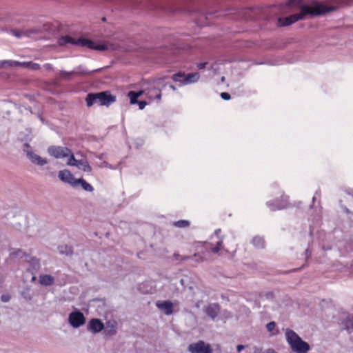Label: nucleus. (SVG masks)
Masks as SVG:
<instances>
[{"instance_id":"nucleus-1","label":"nucleus","mask_w":353,"mask_h":353,"mask_svg":"<svg viewBox=\"0 0 353 353\" xmlns=\"http://www.w3.org/2000/svg\"><path fill=\"white\" fill-rule=\"evenodd\" d=\"M336 9V6H325L323 3L316 1H315L312 6L303 4L300 7V12L285 17H279L278 19V26H288L299 20L304 19L307 14L320 16L335 11Z\"/></svg>"},{"instance_id":"nucleus-2","label":"nucleus","mask_w":353,"mask_h":353,"mask_svg":"<svg viewBox=\"0 0 353 353\" xmlns=\"http://www.w3.org/2000/svg\"><path fill=\"white\" fill-rule=\"evenodd\" d=\"M85 101L88 107H91L94 104L108 107L116 101V96L112 94L108 90L90 92L87 94Z\"/></svg>"},{"instance_id":"nucleus-3","label":"nucleus","mask_w":353,"mask_h":353,"mask_svg":"<svg viewBox=\"0 0 353 353\" xmlns=\"http://www.w3.org/2000/svg\"><path fill=\"white\" fill-rule=\"evenodd\" d=\"M286 341L290 348L296 353H307L310 350V345L304 341L294 331L287 329L285 332Z\"/></svg>"},{"instance_id":"nucleus-4","label":"nucleus","mask_w":353,"mask_h":353,"mask_svg":"<svg viewBox=\"0 0 353 353\" xmlns=\"http://www.w3.org/2000/svg\"><path fill=\"white\" fill-rule=\"evenodd\" d=\"M101 70V68H99V69H95V70H88L87 69H85L82 65H80L76 67L74 70H72L70 72L61 70L59 71L58 75H59V78L61 80L68 81H71L74 75H75L78 77H85L86 75L91 74L93 72L100 71Z\"/></svg>"},{"instance_id":"nucleus-5","label":"nucleus","mask_w":353,"mask_h":353,"mask_svg":"<svg viewBox=\"0 0 353 353\" xmlns=\"http://www.w3.org/2000/svg\"><path fill=\"white\" fill-rule=\"evenodd\" d=\"M190 353H212L213 349L210 344L206 343L204 341L199 340L197 342L190 343L188 346Z\"/></svg>"},{"instance_id":"nucleus-6","label":"nucleus","mask_w":353,"mask_h":353,"mask_svg":"<svg viewBox=\"0 0 353 353\" xmlns=\"http://www.w3.org/2000/svg\"><path fill=\"white\" fill-rule=\"evenodd\" d=\"M68 322L72 327L78 328L85 324V318L80 310H76L69 314Z\"/></svg>"},{"instance_id":"nucleus-7","label":"nucleus","mask_w":353,"mask_h":353,"mask_svg":"<svg viewBox=\"0 0 353 353\" xmlns=\"http://www.w3.org/2000/svg\"><path fill=\"white\" fill-rule=\"evenodd\" d=\"M48 152L56 159H62L68 157L71 153V150L67 147L52 145L48 148Z\"/></svg>"},{"instance_id":"nucleus-8","label":"nucleus","mask_w":353,"mask_h":353,"mask_svg":"<svg viewBox=\"0 0 353 353\" xmlns=\"http://www.w3.org/2000/svg\"><path fill=\"white\" fill-rule=\"evenodd\" d=\"M220 310L221 306L217 303H210L203 308L205 314L212 320L219 316Z\"/></svg>"},{"instance_id":"nucleus-9","label":"nucleus","mask_w":353,"mask_h":353,"mask_svg":"<svg viewBox=\"0 0 353 353\" xmlns=\"http://www.w3.org/2000/svg\"><path fill=\"white\" fill-rule=\"evenodd\" d=\"M25 154L30 161L34 165L43 166L48 163V161L41 156L33 152L32 150H26Z\"/></svg>"},{"instance_id":"nucleus-10","label":"nucleus","mask_w":353,"mask_h":353,"mask_svg":"<svg viewBox=\"0 0 353 353\" xmlns=\"http://www.w3.org/2000/svg\"><path fill=\"white\" fill-rule=\"evenodd\" d=\"M104 329L103 323L99 319H92L88 321L87 330L94 334L100 332Z\"/></svg>"},{"instance_id":"nucleus-11","label":"nucleus","mask_w":353,"mask_h":353,"mask_svg":"<svg viewBox=\"0 0 353 353\" xmlns=\"http://www.w3.org/2000/svg\"><path fill=\"white\" fill-rule=\"evenodd\" d=\"M59 179L63 183L69 184L73 187L74 181L77 179H75L73 174L68 170H60L58 174Z\"/></svg>"},{"instance_id":"nucleus-12","label":"nucleus","mask_w":353,"mask_h":353,"mask_svg":"<svg viewBox=\"0 0 353 353\" xmlns=\"http://www.w3.org/2000/svg\"><path fill=\"white\" fill-rule=\"evenodd\" d=\"M156 306L164 312L165 315H170L173 313L174 305L171 301H157Z\"/></svg>"},{"instance_id":"nucleus-13","label":"nucleus","mask_w":353,"mask_h":353,"mask_svg":"<svg viewBox=\"0 0 353 353\" xmlns=\"http://www.w3.org/2000/svg\"><path fill=\"white\" fill-rule=\"evenodd\" d=\"M288 203L287 199H282L281 201L275 200L274 201L267 202V205L271 210H282L286 208Z\"/></svg>"},{"instance_id":"nucleus-14","label":"nucleus","mask_w":353,"mask_h":353,"mask_svg":"<svg viewBox=\"0 0 353 353\" xmlns=\"http://www.w3.org/2000/svg\"><path fill=\"white\" fill-rule=\"evenodd\" d=\"M74 184L72 188L81 186V188L86 192H92L94 191V188L83 178L77 179L74 181Z\"/></svg>"},{"instance_id":"nucleus-15","label":"nucleus","mask_w":353,"mask_h":353,"mask_svg":"<svg viewBox=\"0 0 353 353\" xmlns=\"http://www.w3.org/2000/svg\"><path fill=\"white\" fill-rule=\"evenodd\" d=\"M179 282L183 287V291H185L186 289H188L190 292L194 293V287L191 277L189 276H184L180 279Z\"/></svg>"},{"instance_id":"nucleus-16","label":"nucleus","mask_w":353,"mask_h":353,"mask_svg":"<svg viewBox=\"0 0 353 353\" xmlns=\"http://www.w3.org/2000/svg\"><path fill=\"white\" fill-rule=\"evenodd\" d=\"M68 43L78 46V39L73 38L69 35H65L58 39V44L61 46H63Z\"/></svg>"},{"instance_id":"nucleus-17","label":"nucleus","mask_w":353,"mask_h":353,"mask_svg":"<svg viewBox=\"0 0 353 353\" xmlns=\"http://www.w3.org/2000/svg\"><path fill=\"white\" fill-rule=\"evenodd\" d=\"M341 325H343V330H346L347 333H352L353 331V315L347 316L342 321Z\"/></svg>"},{"instance_id":"nucleus-18","label":"nucleus","mask_w":353,"mask_h":353,"mask_svg":"<svg viewBox=\"0 0 353 353\" xmlns=\"http://www.w3.org/2000/svg\"><path fill=\"white\" fill-rule=\"evenodd\" d=\"M147 97L149 99H157L160 100L161 98V91L157 89L155 87H152L147 90L146 92Z\"/></svg>"},{"instance_id":"nucleus-19","label":"nucleus","mask_w":353,"mask_h":353,"mask_svg":"<svg viewBox=\"0 0 353 353\" xmlns=\"http://www.w3.org/2000/svg\"><path fill=\"white\" fill-rule=\"evenodd\" d=\"M54 283V278L50 274H41L39 276V283L44 286H50Z\"/></svg>"},{"instance_id":"nucleus-20","label":"nucleus","mask_w":353,"mask_h":353,"mask_svg":"<svg viewBox=\"0 0 353 353\" xmlns=\"http://www.w3.org/2000/svg\"><path fill=\"white\" fill-rule=\"evenodd\" d=\"M30 268L28 270L34 275L40 268V262L36 257H31L28 261Z\"/></svg>"},{"instance_id":"nucleus-21","label":"nucleus","mask_w":353,"mask_h":353,"mask_svg":"<svg viewBox=\"0 0 353 353\" xmlns=\"http://www.w3.org/2000/svg\"><path fill=\"white\" fill-rule=\"evenodd\" d=\"M103 330L105 336H113L117 333V325L115 323L108 322Z\"/></svg>"},{"instance_id":"nucleus-22","label":"nucleus","mask_w":353,"mask_h":353,"mask_svg":"<svg viewBox=\"0 0 353 353\" xmlns=\"http://www.w3.org/2000/svg\"><path fill=\"white\" fill-rule=\"evenodd\" d=\"M199 78L200 74H199V72L185 74V84L188 85L196 83L199 81Z\"/></svg>"},{"instance_id":"nucleus-23","label":"nucleus","mask_w":353,"mask_h":353,"mask_svg":"<svg viewBox=\"0 0 353 353\" xmlns=\"http://www.w3.org/2000/svg\"><path fill=\"white\" fill-rule=\"evenodd\" d=\"M75 167L78 168L79 170H81L85 172H90L92 171L91 166L88 163V161H86L85 159L79 160L77 163L75 164Z\"/></svg>"},{"instance_id":"nucleus-24","label":"nucleus","mask_w":353,"mask_h":353,"mask_svg":"<svg viewBox=\"0 0 353 353\" xmlns=\"http://www.w3.org/2000/svg\"><path fill=\"white\" fill-rule=\"evenodd\" d=\"M95 42L84 38H79L78 39V46L82 47H87L89 49L94 50L95 46Z\"/></svg>"},{"instance_id":"nucleus-25","label":"nucleus","mask_w":353,"mask_h":353,"mask_svg":"<svg viewBox=\"0 0 353 353\" xmlns=\"http://www.w3.org/2000/svg\"><path fill=\"white\" fill-rule=\"evenodd\" d=\"M59 252L61 255L72 256L73 254V249L68 245H60L58 247Z\"/></svg>"},{"instance_id":"nucleus-26","label":"nucleus","mask_w":353,"mask_h":353,"mask_svg":"<svg viewBox=\"0 0 353 353\" xmlns=\"http://www.w3.org/2000/svg\"><path fill=\"white\" fill-rule=\"evenodd\" d=\"M185 73L182 72H179L177 73L174 74L172 76V79L175 81L179 83L181 85L185 84Z\"/></svg>"},{"instance_id":"nucleus-27","label":"nucleus","mask_w":353,"mask_h":353,"mask_svg":"<svg viewBox=\"0 0 353 353\" xmlns=\"http://www.w3.org/2000/svg\"><path fill=\"white\" fill-rule=\"evenodd\" d=\"M17 65H24L26 68H29L32 70H38L40 69V65L37 63H34L32 61H28V62H15Z\"/></svg>"},{"instance_id":"nucleus-28","label":"nucleus","mask_w":353,"mask_h":353,"mask_svg":"<svg viewBox=\"0 0 353 353\" xmlns=\"http://www.w3.org/2000/svg\"><path fill=\"white\" fill-rule=\"evenodd\" d=\"M253 245L258 249H263L265 248V241L263 237L255 236L252 239Z\"/></svg>"},{"instance_id":"nucleus-29","label":"nucleus","mask_w":353,"mask_h":353,"mask_svg":"<svg viewBox=\"0 0 353 353\" xmlns=\"http://www.w3.org/2000/svg\"><path fill=\"white\" fill-rule=\"evenodd\" d=\"M11 257L23 258L27 256L26 253L21 249H15L10 254Z\"/></svg>"},{"instance_id":"nucleus-30","label":"nucleus","mask_w":353,"mask_h":353,"mask_svg":"<svg viewBox=\"0 0 353 353\" xmlns=\"http://www.w3.org/2000/svg\"><path fill=\"white\" fill-rule=\"evenodd\" d=\"M128 96L130 98L131 104L134 105V104H136L137 103H138L139 94H135L134 91H130L128 94Z\"/></svg>"},{"instance_id":"nucleus-31","label":"nucleus","mask_w":353,"mask_h":353,"mask_svg":"<svg viewBox=\"0 0 353 353\" xmlns=\"http://www.w3.org/2000/svg\"><path fill=\"white\" fill-rule=\"evenodd\" d=\"M173 225L178 228H186L190 225V222L187 220H179L174 222Z\"/></svg>"},{"instance_id":"nucleus-32","label":"nucleus","mask_w":353,"mask_h":353,"mask_svg":"<svg viewBox=\"0 0 353 353\" xmlns=\"http://www.w3.org/2000/svg\"><path fill=\"white\" fill-rule=\"evenodd\" d=\"M108 49V46L107 44L104 43H96L94 46V50L103 52L105 51Z\"/></svg>"},{"instance_id":"nucleus-33","label":"nucleus","mask_w":353,"mask_h":353,"mask_svg":"<svg viewBox=\"0 0 353 353\" xmlns=\"http://www.w3.org/2000/svg\"><path fill=\"white\" fill-rule=\"evenodd\" d=\"M68 157H69V161L68 162V164L71 166H75V164L77 163L79 160L75 159V157L72 152Z\"/></svg>"},{"instance_id":"nucleus-34","label":"nucleus","mask_w":353,"mask_h":353,"mask_svg":"<svg viewBox=\"0 0 353 353\" xmlns=\"http://www.w3.org/2000/svg\"><path fill=\"white\" fill-rule=\"evenodd\" d=\"M40 30L37 28H31L23 31L24 35L30 37L32 34H39Z\"/></svg>"},{"instance_id":"nucleus-35","label":"nucleus","mask_w":353,"mask_h":353,"mask_svg":"<svg viewBox=\"0 0 353 353\" xmlns=\"http://www.w3.org/2000/svg\"><path fill=\"white\" fill-rule=\"evenodd\" d=\"M276 327V323L274 321H270L266 325V328L268 332H272Z\"/></svg>"},{"instance_id":"nucleus-36","label":"nucleus","mask_w":353,"mask_h":353,"mask_svg":"<svg viewBox=\"0 0 353 353\" xmlns=\"http://www.w3.org/2000/svg\"><path fill=\"white\" fill-rule=\"evenodd\" d=\"M173 257L175 260H181V261H185V260H187L190 258V256H181V255L179 253H174L173 254Z\"/></svg>"},{"instance_id":"nucleus-37","label":"nucleus","mask_w":353,"mask_h":353,"mask_svg":"<svg viewBox=\"0 0 353 353\" xmlns=\"http://www.w3.org/2000/svg\"><path fill=\"white\" fill-rule=\"evenodd\" d=\"M221 97L223 100L228 101V100L230 99L231 96L228 92H221Z\"/></svg>"},{"instance_id":"nucleus-38","label":"nucleus","mask_w":353,"mask_h":353,"mask_svg":"<svg viewBox=\"0 0 353 353\" xmlns=\"http://www.w3.org/2000/svg\"><path fill=\"white\" fill-rule=\"evenodd\" d=\"M136 104L139 105L140 110H143L146 106L147 102L145 101H138V103Z\"/></svg>"},{"instance_id":"nucleus-39","label":"nucleus","mask_w":353,"mask_h":353,"mask_svg":"<svg viewBox=\"0 0 353 353\" xmlns=\"http://www.w3.org/2000/svg\"><path fill=\"white\" fill-rule=\"evenodd\" d=\"M12 32H13V34L17 38H20V37H21L22 35H24L23 31L20 32L18 30H13Z\"/></svg>"},{"instance_id":"nucleus-40","label":"nucleus","mask_w":353,"mask_h":353,"mask_svg":"<svg viewBox=\"0 0 353 353\" xmlns=\"http://www.w3.org/2000/svg\"><path fill=\"white\" fill-rule=\"evenodd\" d=\"M207 64H208V62L199 63L197 64V68L199 70L203 69L205 68Z\"/></svg>"},{"instance_id":"nucleus-41","label":"nucleus","mask_w":353,"mask_h":353,"mask_svg":"<svg viewBox=\"0 0 353 353\" xmlns=\"http://www.w3.org/2000/svg\"><path fill=\"white\" fill-rule=\"evenodd\" d=\"M32 150V148H31V146L29 143H26L23 144V152L25 153V150Z\"/></svg>"},{"instance_id":"nucleus-42","label":"nucleus","mask_w":353,"mask_h":353,"mask_svg":"<svg viewBox=\"0 0 353 353\" xmlns=\"http://www.w3.org/2000/svg\"><path fill=\"white\" fill-rule=\"evenodd\" d=\"M43 67L46 68V70H53V67H52V65L50 64V63H46Z\"/></svg>"},{"instance_id":"nucleus-43","label":"nucleus","mask_w":353,"mask_h":353,"mask_svg":"<svg viewBox=\"0 0 353 353\" xmlns=\"http://www.w3.org/2000/svg\"><path fill=\"white\" fill-rule=\"evenodd\" d=\"M161 52H162L163 55H168L170 53V50L168 48H165L163 50H161Z\"/></svg>"},{"instance_id":"nucleus-44","label":"nucleus","mask_w":353,"mask_h":353,"mask_svg":"<svg viewBox=\"0 0 353 353\" xmlns=\"http://www.w3.org/2000/svg\"><path fill=\"white\" fill-rule=\"evenodd\" d=\"M1 299L3 302H8L10 300V296L2 295Z\"/></svg>"},{"instance_id":"nucleus-45","label":"nucleus","mask_w":353,"mask_h":353,"mask_svg":"<svg viewBox=\"0 0 353 353\" xmlns=\"http://www.w3.org/2000/svg\"><path fill=\"white\" fill-rule=\"evenodd\" d=\"M317 196H320V192L319 191H316L314 195V196L312 197V203H314V201H316V199L317 198Z\"/></svg>"},{"instance_id":"nucleus-46","label":"nucleus","mask_w":353,"mask_h":353,"mask_svg":"<svg viewBox=\"0 0 353 353\" xmlns=\"http://www.w3.org/2000/svg\"><path fill=\"white\" fill-rule=\"evenodd\" d=\"M219 250H220V248H218V247H216V246H215V247H214V248H211V251H212L213 253H214V254L218 253V252H219Z\"/></svg>"},{"instance_id":"nucleus-47","label":"nucleus","mask_w":353,"mask_h":353,"mask_svg":"<svg viewBox=\"0 0 353 353\" xmlns=\"http://www.w3.org/2000/svg\"><path fill=\"white\" fill-rule=\"evenodd\" d=\"M244 348H245V346L243 345H238L236 346V350H237L238 352H240Z\"/></svg>"},{"instance_id":"nucleus-48","label":"nucleus","mask_w":353,"mask_h":353,"mask_svg":"<svg viewBox=\"0 0 353 353\" xmlns=\"http://www.w3.org/2000/svg\"><path fill=\"white\" fill-rule=\"evenodd\" d=\"M223 245V238H221L216 244V246L221 249V247Z\"/></svg>"},{"instance_id":"nucleus-49","label":"nucleus","mask_w":353,"mask_h":353,"mask_svg":"<svg viewBox=\"0 0 353 353\" xmlns=\"http://www.w3.org/2000/svg\"><path fill=\"white\" fill-rule=\"evenodd\" d=\"M144 92H147V90H139L138 92H135V94H139V97Z\"/></svg>"},{"instance_id":"nucleus-50","label":"nucleus","mask_w":353,"mask_h":353,"mask_svg":"<svg viewBox=\"0 0 353 353\" xmlns=\"http://www.w3.org/2000/svg\"><path fill=\"white\" fill-rule=\"evenodd\" d=\"M305 254H306V259H309L310 257V254H309V250H305Z\"/></svg>"},{"instance_id":"nucleus-51","label":"nucleus","mask_w":353,"mask_h":353,"mask_svg":"<svg viewBox=\"0 0 353 353\" xmlns=\"http://www.w3.org/2000/svg\"><path fill=\"white\" fill-rule=\"evenodd\" d=\"M221 232V229H216L214 231V234L218 236L219 234V233Z\"/></svg>"},{"instance_id":"nucleus-52","label":"nucleus","mask_w":353,"mask_h":353,"mask_svg":"<svg viewBox=\"0 0 353 353\" xmlns=\"http://www.w3.org/2000/svg\"><path fill=\"white\" fill-rule=\"evenodd\" d=\"M103 156H104V154H100L99 155L97 156V157L99 159H102L103 158Z\"/></svg>"},{"instance_id":"nucleus-53","label":"nucleus","mask_w":353,"mask_h":353,"mask_svg":"<svg viewBox=\"0 0 353 353\" xmlns=\"http://www.w3.org/2000/svg\"><path fill=\"white\" fill-rule=\"evenodd\" d=\"M305 266V265H303L302 267H301L299 269H294L293 270H292L291 272H296L298 270H301L302 268H303Z\"/></svg>"},{"instance_id":"nucleus-54","label":"nucleus","mask_w":353,"mask_h":353,"mask_svg":"<svg viewBox=\"0 0 353 353\" xmlns=\"http://www.w3.org/2000/svg\"><path fill=\"white\" fill-rule=\"evenodd\" d=\"M103 166H105V167H108V163L106 161H103Z\"/></svg>"},{"instance_id":"nucleus-55","label":"nucleus","mask_w":353,"mask_h":353,"mask_svg":"<svg viewBox=\"0 0 353 353\" xmlns=\"http://www.w3.org/2000/svg\"><path fill=\"white\" fill-rule=\"evenodd\" d=\"M170 88L172 90H176V88H175V87H174V85H170Z\"/></svg>"},{"instance_id":"nucleus-56","label":"nucleus","mask_w":353,"mask_h":353,"mask_svg":"<svg viewBox=\"0 0 353 353\" xmlns=\"http://www.w3.org/2000/svg\"><path fill=\"white\" fill-rule=\"evenodd\" d=\"M175 292L176 293H179V288H175Z\"/></svg>"},{"instance_id":"nucleus-57","label":"nucleus","mask_w":353,"mask_h":353,"mask_svg":"<svg viewBox=\"0 0 353 353\" xmlns=\"http://www.w3.org/2000/svg\"><path fill=\"white\" fill-rule=\"evenodd\" d=\"M225 79V77H222L221 80L222 82H224Z\"/></svg>"},{"instance_id":"nucleus-58","label":"nucleus","mask_w":353,"mask_h":353,"mask_svg":"<svg viewBox=\"0 0 353 353\" xmlns=\"http://www.w3.org/2000/svg\"><path fill=\"white\" fill-rule=\"evenodd\" d=\"M35 279H36L35 276H33L32 278V281H35Z\"/></svg>"},{"instance_id":"nucleus-59","label":"nucleus","mask_w":353,"mask_h":353,"mask_svg":"<svg viewBox=\"0 0 353 353\" xmlns=\"http://www.w3.org/2000/svg\"><path fill=\"white\" fill-rule=\"evenodd\" d=\"M345 211L347 213H349V212H350V211H349V210H348L347 208H345Z\"/></svg>"},{"instance_id":"nucleus-60","label":"nucleus","mask_w":353,"mask_h":353,"mask_svg":"<svg viewBox=\"0 0 353 353\" xmlns=\"http://www.w3.org/2000/svg\"><path fill=\"white\" fill-rule=\"evenodd\" d=\"M50 176H54V173H53V172L50 173Z\"/></svg>"},{"instance_id":"nucleus-61","label":"nucleus","mask_w":353,"mask_h":353,"mask_svg":"<svg viewBox=\"0 0 353 353\" xmlns=\"http://www.w3.org/2000/svg\"><path fill=\"white\" fill-rule=\"evenodd\" d=\"M278 332H278V331H276L275 333H273L272 334H273V335H276V334H278Z\"/></svg>"},{"instance_id":"nucleus-62","label":"nucleus","mask_w":353,"mask_h":353,"mask_svg":"<svg viewBox=\"0 0 353 353\" xmlns=\"http://www.w3.org/2000/svg\"><path fill=\"white\" fill-rule=\"evenodd\" d=\"M5 63H6V62L4 61V62H2V63H1V65H3V64H5Z\"/></svg>"},{"instance_id":"nucleus-63","label":"nucleus","mask_w":353,"mask_h":353,"mask_svg":"<svg viewBox=\"0 0 353 353\" xmlns=\"http://www.w3.org/2000/svg\"><path fill=\"white\" fill-rule=\"evenodd\" d=\"M102 20H103V21H105L106 19H105V17H103V18L102 19Z\"/></svg>"}]
</instances>
